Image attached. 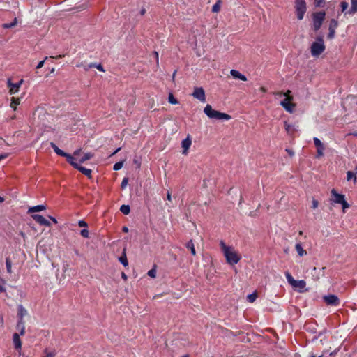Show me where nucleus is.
<instances>
[{
	"instance_id": "4be33fe9",
	"label": "nucleus",
	"mask_w": 357,
	"mask_h": 357,
	"mask_svg": "<svg viewBox=\"0 0 357 357\" xmlns=\"http://www.w3.org/2000/svg\"><path fill=\"white\" fill-rule=\"evenodd\" d=\"M50 146L54 149V152L61 156L64 157L67 153L60 149L54 142H50Z\"/></svg>"
},
{
	"instance_id": "864d4df0",
	"label": "nucleus",
	"mask_w": 357,
	"mask_h": 357,
	"mask_svg": "<svg viewBox=\"0 0 357 357\" xmlns=\"http://www.w3.org/2000/svg\"><path fill=\"white\" fill-rule=\"evenodd\" d=\"M128 178H124L121 182V188H125L126 186L128 184Z\"/></svg>"
},
{
	"instance_id": "603ef678",
	"label": "nucleus",
	"mask_w": 357,
	"mask_h": 357,
	"mask_svg": "<svg viewBox=\"0 0 357 357\" xmlns=\"http://www.w3.org/2000/svg\"><path fill=\"white\" fill-rule=\"evenodd\" d=\"M47 59V56H46V57H45L43 61H40L38 63V65H37V66H36V68H37V69H40V68H41L43 66L44 63H45V61Z\"/></svg>"
},
{
	"instance_id": "6ab92c4d",
	"label": "nucleus",
	"mask_w": 357,
	"mask_h": 357,
	"mask_svg": "<svg viewBox=\"0 0 357 357\" xmlns=\"http://www.w3.org/2000/svg\"><path fill=\"white\" fill-rule=\"evenodd\" d=\"M16 328L20 331V333H18L19 335L22 336L25 334V326L24 320L17 321Z\"/></svg>"
},
{
	"instance_id": "09e8293b",
	"label": "nucleus",
	"mask_w": 357,
	"mask_h": 357,
	"mask_svg": "<svg viewBox=\"0 0 357 357\" xmlns=\"http://www.w3.org/2000/svg\"><path fill=\"white\" fill-rule=\"evenodd\" d=\"M78 225L80 227H88L87 222L83 220H80L78 221Z\"/></svg>"
},
{
	"instance_id": "5701e85b",
	"label": "nucleus",
	"mask_w": 357,
	"mask_h": 357,
	"mask_svg": "<svg viewBox=\"0 0 357 357\" xmlns=\"http://www.w3.org/2000/svg\"><path fill=\"white\" fill-rule=\"evenodd\" d=\"M119 261L123 264L124 267L128 266V261L126 255V249L123 250L121 256L119 258Z\"/></svg>"
},
{
	"instance_id": "f3484780",
	"label": "nucleus",
	"mask_w": 357,
	"mask_h": 357,
	"mask_svg": "<svg viewBox=\"0 0 357 357\" xmlns=\"http://www.w3.org/2000/svg\"><path fill=\"white\" fill-rule=\"evenodd\" d=\"M26 314V310L22 305H19L17 307L18 321L24 320L23 318Z\"/></svg>"
},
{
	"instance_id": "f03ea898",
	"label": "nucleus",
	"mask_w": 357,
	"mask_h": 357,
	"mask_svg": "<svg viewBox=\"0 0 357 357\" xmlns=\"http://www.w3.org/2000/svg\"><path fill=\"white\" fill-rule=\"evenodd\" d=\"M325 49L323 36H318L317 41L313 42L311 45V54L314 57H318L324 52Z\"/></svg>"
},
{
	"instance_id": "4c0bfd02",
	"label": "nucleus",
	"mask_w": 357,
	"mask_h": 357,
	"mask_svg": "<svg viewBox=\"0 0 357 357\" xmlns=\"http://www.w3.org/2000/svg\"><path fill=\"white\" fill-rule=\"evenodd\" d=\"M17 24V18H15L10 23H5L2 25L3 29H10L15 26Z\"/></svg>"
},
{
	"instance_id": "e433bc0d",
	"label": "nucleus",
	"mask_w": 357,
	"mask_h": 357,
	"mask_svg": "<svg viewBox=\"0 0 357 357\" xmlns=\"http://www.w3.org/2000/svg\"><path fill=\"white\" fill-rule=\"evenodd\" d=\"M6 266L7 272L8 273H12V269H11L12 262L9 257H7L6 259Z\"/></svg>"
},
{
	"instance_id": "4d7b16f0",
	"label": "nucleus",
	"mask_w": 357,
	"mask_h": 357,
	"mask_svg": "<svg viewBox=\"0 0 357 357\" xmlns=\"http://www.w3.org/2000/svg\"><path fill=\"white\" fill-rule=\"evenodd\" d=\"M317 271V268L314 267L313 269L314 273L312 274V276L314 278H315L314 280H318L320 278V276L319 275L315 276L314 273H316Z\"/></svg>"
},
{
	"instance_id": "9d476101",
	"label": "nucleus",
	"mask_w": 357,
	"mask_h": 357,
	"mask_svg": "<svg viewBox=\"0 0 357 357\" xmlns=\"http://www.w3.org/2000/svg\"><path fill=\"white\" fill-rule=\"evenodd\" d=\"M24 79H21L17 83H13L10 79H8L7 80V86L9 88V93L10 94L16 93L21 85L23 84Z\"/></svg>"
},
{
	"instance_id": "a19ab883",
	"label": "nucleus",
	"mask_w": 357,
	"mask_h": 357,
	"mask_svg": "<svg viewBox=\"0 0 357 357\" xmlns=\"http://www.w3.org/2000/svg\"><path fill=\"white\" fill-rule=\"evenodd\" d=\"M285 275L288 282L292 286L295 282L296 280L294 279V278L289 272H286Z\"/></svg>"
},
{
	"instance_id": "c03bdc74",
	"label": "nucleus",
	"mask_w": 357,
	"mask_h": 357,
	"mask_svg": "<svg viewBox=\"0 0 357 357\" xmlns=\"http://www.w3.org/2000/svg\"><path fill=\"white\" fill-rule=\"evenodd\" d=\"M80 234L84 238H89V231L86 229H82L80 231Z\"/></svg>"
},
{
	"instance_id": "ea45409f",
	"label": "nucleus",
	"mask_w": 357,
	"mask_h": 357,
	"mask_svg": "<svg viewBox=\"0 0 357 357\" xmlns=\"http://www.w3.org/2000/svg\"><path fill=\"white\" fill-rule=\"evenodd\" d=\"M337 25H338L337 22L335 19H332L330 21L328 29H335V30L336 28L337 27Z\"/></svg>"
},
{
	"instance_id": "680f3d73",
	"label": "nucleus",
	"mask_w": 357,
	"mask_h": 357,
	"mask_svg": "<svg viewBox=\"0 0 357 357\" xmlns=\"http://www.w3.org/2000/svg\"><path fill=\"white\" fill-rule=\"evenodd\" d=\"M49 218L54 223V224H56L57 223V220L55 218L52 217V216H49Z\"/></svg>"
},
{
	"instance_id": "473e14b6",
	"label": "nucleus",
	"mask_w": 357,
	"mask_h": 357,
	"mask_svg": "<svg viewBox=\"0 0 357 357\" xmlns=\"http://www.w3.org/2000/svg\"><path fill=\"white\" fill-rule=\"evenodd\" d=\"M93 157V154L91 153H86L84 154V155L82 156V158L80 159L79 162H84L88 160H90L91 158H92Z\"/></svg>"
},
{
	"instance_id": "c85d7f7f",
	"label": "nucleus",
	"mask_w": 357,
	"mask_h": 357,
	"mask_svg": "<svg viewBox=\"0 0 357 357\" xmlns=\"http://www.w3.org/2000/svg\"><path fill=\"white\" fill-rule=\"evenodd\" d=\"M20 100L18 98L12 97L10 107L15 110L18 105H20Z\"/></svg>"
},
{
	"instance_id": "8fccbe9b",
	"label": "nucleus",
	"mask_w": 357,
	"mask_h": 357,
	"mask_svg": "<svg viewBox=\"0 0 357 357\" xmlns=\"http://www.w3.org/2000/svg\"><path fill=\"white\" fill-rule=\"evenodd\" d=\"M5 283V281L0 278V292H5L6 289L3 287V284Z\"/></svg>"
},
{
	"instance_id": "37998d69",
	"label": "nucleus",
	"mask_w": 357,
	"mask_h": 357,
	"mask_svg": "<svg viewBox=\"0 0 357 357\" xmlns=\"http://www.w3.org/2000/svg\"><path fill=\"white\" fill-rule=\"evenodd\" d=\"M291 92V91L290 90H287V92H285V93H283L282 91H279V92H276L275 93V95L279 96H286V98H288V96H290Z\"/></svg>"
},
{
	"instance_id": "7ed1b4c3",
	"label": "nucleus",
	"mask_w": 357,
	"mask_h": 357,
	"mask_svg": "<svg viewBox=\"0 0 357 357\" xmlns=\"http://www.w3.org/2000/svg\"><path fill=\"white\" fill-rule=\"evenodd\" d=\"M331 194L332 196L331 201L335 204H340L342 206L343 212H345L347 208H349V204L345 200V197L344 195L339 194L335 189H332L331 191Z\"/></svg>"
},
{
	"instance_id": "393cba45",
	"label": "nucleus",
	"mask_w": 357,
	"mask_h": 357,
	"mask_svg": "<svg viewBox=\"0 0 357 357\" xmlns=\"http://www.w3.org/2000/svg\"><path fill=\"white\" fill-rule=\"evenodd\" d=\"M351 8L348 11L349 14H354L357 12V0H351Z\"/></svg>"
},
{
	"instance_id": "bf43d9fd",
	"label": "nucleus",
	"mask_w": 357,
	"mask_h": 357,
	"mask_svg": "<svg viewBox=\"0 0 357 357\" xmlns=\"http://www.w3.org/2000/svg\"><path fill=\"white\" fill-rule=\"evenodd\" d=\"M146 12V8H142L140 10L139 13H140V15H142V16H143V15H145Z\"/></svg>"
},
{
	"instance_id": "7c9ffc66",
	"label": "nucleus",
	"mask_w": 357,
	"mask_h": 357,
	"mask_svg": "<svg viewBox=\"0 0 357 357\" xmlns=\"http://www.w3.org/2000/svg\"><path fill=\"white\" fill-rule=\"evenodd\" d=\"M44 353L45 356L44 357H54L56 354V352L54 349L49 350L48 349H45Z\"/></svg>"
},
{
	"instance_id": "338daca9",
	"label": "nucleus",
	"mask_w": 357,
	"mask_h": 357,
	"mask_svg": "<svg viewBox=\"0 0 357 357\" xmlns=\"http://www.w3.org/2000/svg\"><path fill=\"white\" fill-rule=\"evenodd\" d=\"M121 150V148H118L117 149H116L112 154L111 155H113L114 154H116V153H118L119 151Z\"/></svg>"
},
{
	"instance_id": "b1692460",
	"label": "nucleus",
	"mask_w": 357,
	"mask_h": 357,
	"mask_svg": "<svg viewBox=\"0 0 357 357\" xmlns=\"http://www.w3.org/2000/svg\"><path fill=\"white\" fill-rule=\"evenodd\" d=\"M185 247L190 250V252L192 255H196L195 245L192 240H190L189 241H188L185 245Z\"/></svg>"
},
{
	"instance_id": "a878e982",
	"label": "nucleus",
	"mask_w": 357,
	"mask_h": 357,
	"mask_svg": "<svg viewBox=\"0 0 357 357\" xmlns=\"http://www.w3.org/2000/svg\"><path fill=\"white\" fill-rule=\"evenodd\" d=\"M305 285L306 282L304 280H296L292 287L298 289H303L305 287Z\"/></svg>"
},
{
	"instance_id": "cd10ccee",
	"label": "nucleus",
	"mask_w": 357,
	"mask_h": 357,
	"mask_svg": "<svg viewBox=\"0 0 357 357\" xmlns=\"http://www.w3.org/2000/svg\"><path fill=\"white\" fill-rule=\"evenodd\" d=\"M96 68L101 72H105V69L100 63H99V64L90 63L88 67L85 68V70H88L89 68Z\"/></svg>"
},
{
	"instance_id": "bb28decb",
	"label": "nucleus",
	"mask_w": 357,
	"mask_h": 357,
	"mask_svg": "<svg viewBox=\"0 0 357 357\" xmlns=\"http://www.w3.org/2000/svg\"><path fill=\"white\" fill-rule=\"evenodd\" d=\"M296 250L297 251L299 256L302 257L307 254L306 250H303L301 243H297L295 246Z\"/></svg>"
},
{
	"instance_id": "1a4fd4ad",
	"label": "nucleus",
	"mask_w": 357,
	"mask_h": 357,
	"mask_svg": "<svg viewBox=\"0 0 357 357\" xmlns=\"http://www.w3.org/2000/svg\"><path fill=\"white\" fill-rule=\"evenodd\" d=\"M192 96L202 102L206 101L205 91L202 87H195Z\"/></svg>"
},
{
	"instance_id": "e2e57ef3",
	"label": "nucleus",
	"mask_w": 357,
	"mask_h": 357,
	"mask_svg": "<svg viewBox=\"0 0 357 357\" xmlns=\"http://www.w3.org/2000/svg\"><path fill=\"white\" fill-rule=\"evenodd\" d=\"M286 151L289 153V155L292 156L294 155V151L290 150V149H286Z\"/></svg>"
},
{
	"instance_id": "5fc2aeb1",
	"label": "nucleus",
	"mask_w": 357,
	"mask_h": 357,
	"mask_svg": "<svg viewBox=\"0 0 357 357\" xmlns=\"http://www.w3.org/2000/svg\"><path fill=\"white\" fill-rule=\"evenodd\" d=\"M153 55H154V57L155 59L156 64H157V66H158L159 65V54H158V52H156V51H154L153 52Z\"/></svg>"
},
{
	"instance_id": "20e7f679",
	"label": "nucleus",
	"mask_w": 357,
	"mask_h": 357,
	"mask_svg": "<svg viewBox=\"0 0 357 357\" xmlns=\"http://www.w3.org/2000/svg\"><path fill=\"white\" fill-rule=\"evenodd\" d=\"M294 7L297 18L299 20H303L307 10L305 0H295Z\"/></svg>"
},
{
	"instance_id": "f704fd0d",
	"label": "nucleus",
	"mask_w": 357,
	"mask_h": 357,
	"mask_svg": "<svg viewBox=\"0 0 357 357\" xmlns=\"http://www.w3.org/2000/svg\"><path fill=\"white\" fill-rule=\"evenodd\" d=\"M313 140H314V144L315 146L317 147V149H325L322 142L317 137H314Z\"/></svg>"
},
{
	"instance_id": "13d9d810",
	"label": "nucleus",
	"mask_w": 357,
	"mask_h": 357,
	"mask_svg": "<svg viewBox=\"0 0 357 357\" xmlns=\"http://www.w3.org/2000/svg\"><path fill=\"white\" fill-rule=\"evenodd\" d=\"M8 156V153L0 154V161L1 160L6 159Z\"/></svg>"
},
{
	"instance_id": "f257e3e1",
	"label": "nucleus",
	"mask_w": 357,
	"mask_h": 357,
	"mask_svg": "<svg viewBox=\"0 0 357 357\" xmlns=\"http://www.w3.org/2000/svg\"><path fill=\"white\" fill-rule=\"evenodd\" d=\"M225 258L227 263L234 268V266L241 261L242 256L234 248L225 245Z\"/></svg>"
},
{
	"instance_id": "72a5a7b5",
	"label": "nucleus",
	"mask_w": 357,
	"mask_h": 357,
	"mask_svg": "<svg viewBox=\"0 0 357 357\" xmlns=\"http://www.w3.org/2000/svg\"><path fill=\"white\" fill-rule=\"evenodd\" d=\"M156 268L157 266L154 264L153 268L148 271L147 274L149 277L152 278H155L156 277Z\"/></svg>"
},
{
	"instance_id": "2eb2a0df",
	"label": "nucleus",
	"mask_w": 357,
	"mask_h": 357,
	"mask_svg": "<svg viewBox=\"0 0 357 357\" xmlns=\"http://www.w3.org/2000/svg\"><path fill=\"white\" fill-rule=\"evenodd\" d=\"M356 174H357V165L355 166L354 171H348L347 172V180L351 181L353 180L354 183L356 182Z\"/></svg>"
},
{
	"instance_id": "c9c22d12",
	"label": "nucleus",
	"mask_w": 357,
	"mask_h": 357,
	"mask_svg": "<svg viewBox=\"0 0 357 357\" xmlns=\"http://www.w3.org/2000/svg\"><path fill=\"white\" fill-rule=\"evenodd\" d=\"M121 212L124 215H128L130 213V208L128 205H122L120 208Z\"/></svg>"
},
{
	"instance_id": "f8f14e48",
	"label": "nucleus",
	"mask_w": 357,
	"mask_h": 357,
	"mask_svg": "<svg viewBox=\"0 0 357 357\" xmlns=\"http://www.w3.org/2000/svg\"><path fill=\"white\" fill-rule=\"evenodd\" d=\"M20 335L15 333L13 335V342L14 344V347L16 350L20 351L22 349V341L20 338Z\"/></svg>"
},
{
	"instance_id": "423d86ee",
	"label": "nucleus",
	"mask_w": 357,
	"mask_h": 357,
	"mask_svg": "<svg viewBox=\"0 0 357 357\" xmlns=\"http://www.w3.org/2000/svg\"><path fill=\"white\" fill-rule=\"evenodd\" d=\"M204 112L210 119H217V120H222L223 119V112H220L213 109L212 107L210 105H207L204 107Z\"/></svg>"
},
{
	"instance_id": "0e129e2a",
	"label": "nucleus",
	"mask_w": 357,
	"mask_h": 357,
	"mask_svg": "<svg viewBox=\"0 0 357 357\" xmlns=\"http://www.w3.org/2000/svg\"><path fill=\"white\" fill-rule=\"evenodd\" d=\"M167 199L169 200V201H171L172 199V197H171V192H167Z\"/></svg>"
},
{
	"instance_id": "c756f323",
	"label": "nucleus",
	"mask_w": 357,
	"mask_h": 357,
	"mask_svg": "<svg viewBox=\"0 0 357 357\" xmlns=\"http://www.w3.org/2000/svg\"><path fill=\"white\" fill-rule=\"evenodd\" d=\"M222 4L221 0H217L216 3L213 5L212 8V12L218 13L220 10V7Z\"/></svg>"
},
{
	"instance_id": "39448f33",
	"label": "nucleus",
	"mask_w": 357,
	"mask_h": 357,
	"mask_svg": "<svg viewBox=\"0 0 357 357\" xmlns=\"http://www.w3.org/2000/svg\"><path fill=\"white\" fill-rule=\"evenodd\" d=\"M325 15L326 13L324 11L313 13V29L314 31H317L321 28L322 23L325 19Z\"/></svg>"
},
{
	"instance_id": "6e6d98bb",
	"label": "nucleus",
	"mask_w": 357,
	"mask_h": 357,
	"mask_svg": "<svg viewBox=\"0 0 357 357\" xmlns=\"http://www.w3.org/2000/svg\"><path fill=\"white\" fill-rule=\"evenodd\" d=\"M318 205H319L318 201L314 199L312 200V208H314V209L317 208L318 207Z\"/></svg>"
},
{
	"instance_id": "79ce46f5",
	"label": "nucleus",
	"mask_w": 357,
	"mask_h": 357,
	"mask_svg": "<svg viewBox=\"0 0 357 357\" xmlns=\"http://www.w3.org/2000/svg\"><path fill=\"white\" fill-rule=\"evenodd\" d=\"M123 165V161H119L118 162H116L113 166V169L116 171L119 170L122 168Z\"/></svg>"
},
{
	"instance_id": "a211bd4d",
	"label": "nucleus",
	"mask_w": 357,
	"mask_h": 357,
	"mask_svg": "<svg viewBox=\"0 0 357 357\" xmlns=\"http://www.w3.org/2000/svg\"><path fill=\"white\" fill-rule=\"evenodd\" d=\"M66 158V160L68 163H70L74 168H77L79 165L77 162H75V159L70 154L66 153L64 156Z\"/></svg>"
},
{
	"instance_id": "69168bd1",
	"label": "nucleus",
	"mask_w": 357,
	"mask_h": 357,
	"mask_svg": "<svg viewBox=\"0 0 357 357\" xmlns=\"http://www.w3.org/2000/svg\"><path fill=\"white\" fill-rule=\"evenodd\" d=\"M231 119V116L225 113V120H229Z\"/></svg>"
},
{
	"instance_id": "9b49d317",
	"label": "nucleus",
	"mask_w": 357,
	"mask_h": 357,
	"mask_svg": "<svg viewBox=\"0 0 357 357\" xmlns=\"http://www.w3.org/2000/svg\"><path fill=\"white\" fill-rule=\"evenodd\" d=\"M31 218L40 225L50 227V222L46 220L43 215L38 214H32Z\"/></svg>"
},
{
	"instance_id": "aec40b11",
	"label": "nucleus",
	"mask_w": 357,
	"mask_h": 357,
	"mask_svg": "<svg viewBox=\"0 0 357 357\" xmlns=\"http://www.w3.org/2000/svg\"><path fill=\"white\" fill-rule=\"evenodd\" d=\"M46 208L44 205H37L35 206L30 207L27 211L28 213H33L34 212L42 211Z\"/></svg>"
},
{
	"instance_id": "dca6fc26",
	"label": "nucleus",
	"mask_w": 357,
	"mask_h": 357,
	"mask_svg": "<svg viewBox=\"0 0 357 357\" xmlns=\"http://www.w3.org/2000/svg\"><path fill=\"white\" fill-rule=\"evenodd\" d=\"M230 74L234 79H238L244 82L247 81V77L238 70H231Z\"/></svg>"
},
{
	"instance_id": "4468645a",
	"label": "nucleus",
	"mask_w": 357,
	"mask_h": 357,
	"mask_svg": "<svg viewBox=\"0 0 357 357\" xmlns=\"http://www.w3.org/2000/svg\"><path fill=\"white\" fill-rule=\"evenodd\" d=\"M284 128L289 135H294V134L298 130L297 128L294 125L288 123L287 121H284Z\"/></svg>"
},
{
	"instance_id": "6e6552de",
	"label": "nucleus",
	"mask_w": 357,
	"mask_h": 357,
	"mask_svg": "<svg viewBox=\"0 0 357 357\" xmlns=\"http://www.w3.org/2000/svg\"><path fill=\"white\" fill-rule=\"evenodd\" d=\"M293 96H288L282 101L280 102V105L289 112L292 113L296 107V104L292 103Z\"/></svg>"
},
{
	"instance_id": "a18cd8bd",
	"label": "nucleus",
	"mask_w": 357,
	"mask_h": 357,
	"mask_svg": "<svg viewBox=\"0 0 357 357\" xmlns=\"http://www.w3.org/2000/svg\"><path fill=\"white\" fill-rule=\"evenodd\" d=\"M329 32L327 35V38L330 40L333 39L335 37V29H328Z\"/></svg>"
},
{
	"instance_id": "0eeeda50",
	"label": "nucleus",
	"mask_w": 357,
	"mask_h": 357,
	"mask_svg": "<svg viewBox=\"0 0 357 357\" xmlns=\"http://www.w3.org/2000/svg\"><path fill=\"white\" fill-rule=\"evenodd\" d=\"M323 300L327 305L331 306H338L340 303L339 298L334 294L324 296Z\"/></svg>"
},
{
	"instance_id": "3c124183",
	"label": "nucleus",
	"mask_w": 357,
	"mask_h": 357,
	"mask_svg": "<svg viewBox=\"0 0 357 357\" xmlns=\"http://www.w3.org/2000/svg\"><path fill=\"white\" fill-rule=\"evenodd\" d=\"M324 149H317V158H321L324 155Z\"/></svg>"
},
{
	"instance_id": "052dcab7",
	"label": "nucleus",
	"mask_w": 357,
	"mask_h": 357,
	"mask_svg": "<svg viewBox=\"0 0 357 357\" xmlns=\"http://www.w3.org/2000/svg\"><path fill=\"white\" fill-rule=\"evenodd\" d=\"M121 278H122L124 280H127V279H128V277H127L126 274L124 272H122V273H121Z\"/></svg>"
},
{
	"instance_id": "de8ad7c7",
	"label": "nucleus",
	"mask_w": 357,
	"mask_h": 357,
	"mask_svg": "<svg viewBox=\"0 0 357 357\" xmlns=\"http://www.w3.org/2000/svg\"><path fill=\"white\" fill-rule=\"evenodd\" d=\"M314 3L316 7H321L324 3V0H314Z\"/></svg>"
},
{
	"instance_id": "2f4dec72",
	"label": "nucleus",
	"mask_w": 357,
	"mask_h": 357,
	"mask_svg": "<svg viewBox=\"0 0 357 357\" xmlns=\"http://www.w3.org/2000/svg\"><path fill=\"white\" fill-rule=\"evenodd\" d=\"M168 102L172 105H176L178 103L177 99L174 96L173 93H169L168 95Z\"/></svg>"
},
{
	"instance_id": "ddd939ff",
	"label": "nucleus",
	"mask_w": 357,
	"mask_h": 357,
	"mask_svg": "<svg viewBox=\"0 0 357 357\" xmlns=\"http://www.w3.org/2000/svg\"><path fill=\"white\" fill-rule=\"evenodd\" d=\"M191 144H192V141L189 136H188L185 139H184L182 141L181 144H182V148L183 149V154H185V155L187 154L188 151Z\"/></svg>"
},
{
	"instance_id": "58836bf2",
	"label": "nucleus",
	"mask_w": 357,
	"mask_h": 357,
	"mask_svg": "<svg viewBox=\"0 0 357 357\" xmlns=\"http://www.w3.org/2000/svg\"><path fill=\"white\" fill-rule=\"evenodd\" d=\"M257 297V293L254 292L247 296V301L250 303H253Z\"/></svg>"
},
{
	"instance_id": "774afa93",
	"label": "nucleus",
	"mask_w": 357,
	"mask_h": 357,
	"mask_svg": "<svg viewBox=\"0 0 357 357\" xmlns=\"http://www.w3.org/2000/svg\"><path fill=\"white\" fill-rule=\"evenodd\" d=\"M220 246L221 250H223V241L222 240H221L220 241Z\"/></svg>"
},
{
	"instance_id": "49530a36",
	"label": "nucleus",
	"mask_w": 357,
	"mask_h": 357,
	"mask_svg": "<svg viewBox=\"0 0 357 357\" xmlns=\"http://www.w3.org/2000/svg\"><path fill=\"white\" fill-rule=\"evenodd\" d=\"M348 6H349L348 3H347L346 1L341 2V3H340L341 11L342 13L344 12L348 8Z\"/></svg>"
},
{
	"instance_id": "412c9836",
	"label": "nucleus",
	"mask_w": 357,
	"mask_h": 357,
	"mask_svg": "<svg viewBox=\"0 0 357 357\" xmlns=\"http://www.w3.org/2000/svg\"><path fill=\"white\" fill-rule=\"evenodd\" d=\"M76 169L77 170H79L80 172H82L83 174L88 176L89 178L91 177V172H92L91 169H87L82 166H80L79 165H78V167Z\"/></svg>"
}]
</instances>
